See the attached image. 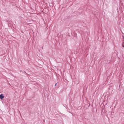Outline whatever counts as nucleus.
Listing matches in <instances>:
<instances>
[{"label":"nucleus","mask_w":124,"mask_h":124,"mask_svg":"<svg viewBox=\"0 0 124 124\" xmlns=\"http://www.w3.org/2000/svg\"><path fill=\"white\" fill-rule=\"evenodd\" d=\"M4 97V96L2 94L0 95V99L1 100Z\"/></svg>","instance_id":"f257e3e1"},{"label":"nucleus","mask_w":124,"mask_h":124,"mask_svg":"<svg viewBox=\"0 0 124 124\" xmlns=\"http://www.w3.org/2000/svg\"><path fill=\"white\" fill-rule=\"evenodd\" d=\"M56 84H57V83L55 85H56Z\"/></svg>","instance_id":"7ed1b4c3"},{"label":"nucleus","mask_w":124,"mask_h":124,"mask_svg":"<svg viewBox=\"0 0 124 124\" xmlns=\"http://www.w3.org/2000/svg\"><path fill=\"white\" fill-rule=\"evenodd\" d=\"M122 46H123V47H124V45L123 44L122 45Z\"/></svg>","instance_id":"f03ea898"}]
</instances>
